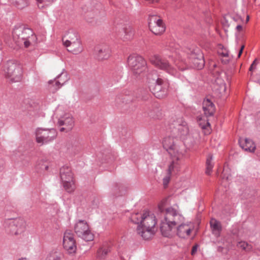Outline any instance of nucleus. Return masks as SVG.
Listing matches in <instances>:
<instances>
[{
  "instance_id": "1",
  "label": "nucleus",
  "mask_w": 260,
  "mask_h": 260,
  "mask_svg": "<svg viewBox=\"0 0 260 260\" xmlns=\"http://www.w3.org/2000/svg\"><path fill=\"white\" fill-rule=\"evenodd\" d=\"M161 212L160 230L161 234L166 237H172L175 234L181 238H188L193 230L189 224L183 223L185 218L178 211L173 207H169Z\"/></svg>"
},
{
  "instance_id": "2",
  "label": "nucleus",
  "mask_w": 260,
  "mask_h": 260,
  "mask_svg": "<svg viewBox=\"0 0 260 260\" xmlns=\"http://www.w3.org/2000/svg\"><path fill=\"white\" fill-rule=\"evenodd\" d=\"M131 220L138 224L137 232L144 239L148 240L153 235V229L156 224L154 214L149 211H145L143 213H133Z\"/></svg>"
},
{
  "instance_id": "3",
  "label": "nucleus",
  "mask_w": 260,
  "mask_h": 260,
  "mask_svg": "<svg viewBox=\"0 0 260 260\" xmlns=\"http://www.w3.org/2000/svg\"><path fill=\"white\" fill-rule=\"evenodd\" d=\"M163 147L169 153L172 159L168 173V176L163 179V184L165 186L168 185L170 181V176L171 173L177 172L180 169L181 160L184 155V151L180 146L175 143L171 138H166L163 143Z\"/></svg>"
},
{
  "instance_id": "4",
  "label": "nucleus",
  "mask_w": 260,
  "mask_h": 260,
  "mask_svg": "<svg viewBox=\"0 0 260 260\" xmlns=\"http://www.w3.org/2000/svg\"><path fill=\"white\" fill-rule=\"evenodd\" d=\"M179 45H175V48L171 46L172 55H169V58L173 60L176 58V60H182L181 56L186 53L189 60L190 66L198 70L202 69L205 65L204 55L200 49L195 45H190L182 52L179 48Z\"/></svg>"
},
{
  "instance_id": "5",
  "label": "nucleus",
  "mask_w": 260,
  "mask_h": 260,
  "mask_svg": "<svg viewBox=\"0 0 260 260\" xmlns=\"http://www.w3.org/2000/svg\"><path fill=\"white\" fill-rule=\"evenodd\" d=\"M13 39L18 46L27 48L37 43V38L32 30L23 25H16L13 29Z\"/></svg>"
},
{
  "instance_id": "6",
  "label": "nucleus",
  "mask_w": 260,
  "mask_h": 260,
  "mask_svg": "<svg viewBox=\"0 0 260 260\" xmlns=\"http://www.w3.org/2000/svg\"><path fill=\"white\" fill-rule=\"evenodd\" d=\"M176 131L177 132V137L181 139L182 142H179L176 138H174L172 137H168V138H172L175 144L180 146L181 148L183 149L185 153L184 146L188 147L192 146L195 143V139L194 137L189 134L188 127L185 122H183L181 124L177 125V127H175L173 130L174 133H175ZM166 138H167V137L165 138L163 141H164ZM163 143L164 142H162V143Z\"/></svg>"
},
{
  "instance_id": "7",
  "label": "nucleus",
  "mask_w": 260,
  "mask_h": 260,
  "mask_svg": "<svg viewBox=\"0 0 260 260\" xmlns=\"http://www.w3.org/2000/svg\"><path fill=\"white\" fill-rule=\"evenodd\" d=\"M6 77L11 82L20 81L22 76V69L19 63L15 60H10L7 62L4 69Z\"/></svg>"
},
{
  "instance_id": "8",
  "label": "nucleus",
  "mask_w": 260,
  "mask_h": 260,
  "mask_svg": "<svg viewBox=\"0 0 260 260\" xmlns=\"http://www.w3.org/2000/svg\"><path fill=\"white\" fill-rule=\"evenodd\" d=\"M127 65L135 78H138L146 69V62L144 58L138 55L132 54L127 58Z\"/></svg>"
},
{
  "instance_id": "9",
  "label": "nucleus",
  "mask_w": 260,
  "mask_h": 260,
  "mask_svg": "<svg viewBox=\"0 0 260 260\" xmlns=\"http://www.w3.org/2000/svg\"><path fill=\"white\" fill-rule=\"evenodd\" d=\"M74 231L77 235L85 241H91L94 235L89 229L87 221L85 220H77L74 225Z\"/></svg>"
},
{
  "instance_id": "10",
  "label": "nucleus",
  "mask_w": 260,
  "mask_h": 260,
  "mask_svg": "<svg viewBox=\"0 0 260 260\" xmlns=\"http://www.w3.org/2000/svg\"><path fill=\"white\" fill-rule=\"evenodd\" d=\"M57 132L54 128H38L36 131V142L42 145L53 141L57 136Z\"/></svg>"
},
{
  "instance_id": "11",
  "label": "nucleus",
  "mask_w": 260,
  "mask_h": 260,
  "mask_svg": "<svg viewBox=\"0 0 260 260\" xmlns=\"http://www.w3.org/2000/svg\"><path fill=\"white\" fill-rule=\"evenodd\" d=\"M59 174L64 189L69 193L73 192L75 186L71 169L68 166H63L60 169Z\"/></svg>"
},
{
  "instance_id": "12",
  "label": "nucleus",
  "mask_w": 260,
  "mask_h": 260,
  "mask_svg": "<svg viewBox=\"0 0 260 260\" xmlns=\"http://www.w3.org/2000/svg\"><path fill=\"white\" fill-rule=\"evenodd\" d=\"M6 231L12 235H18L25 229V222L21 218L8 219L4 224Z\"/></svg>"
},
{
  "instance_id": "13",
  "label": "nucleus",
  "mask_w": 260,
  "mask_h": 260,
  "mask_svg": "<svg viewBox=\"0 0 260 260\" xmlns=\"http://www.w3.org/2000/svg\"><path fill=\"white\" fill-rule=\"evenodd\" d=\"M151 63L156 67L166 71L173 76H177V71L168 60L161 58L158 55H154L151 58Z\"/></svg>"
},
{
  "instance_id": "14",
  "label": "nucleus",
  "mask_w": 260,
  "mask_h": 260,
  "mask_svg": "<svg viewBox=\"0 0 260 260\" xmlns=\"http://www.w3.org/2000/svg\"><path fill=\"white\" fill-rule=\"evenodd\" d=\"M60 112V111L57 110L55 113L57 119V125L59 126H63L60 128V131L67 132L71 131L74 125L73 117L69 113H64L63 115H61Z\"/></svg>"
},
{
  "instance_id": "15",
  "label": "nucleus",
  "mask_w": 260,
  "mask_h": 260,
  "mask_svg": "<svg viewBox=\"0 0 260 260\" xmlns=\"http://www.w3.org/2000/svg\"><path fill=\"white\" fill-rule=\"evenodd\" d=\"M116 28L118 29V35L124 41L132 39L134 35V30L132 26L129 25L127 21L120 20L118 23Z\"/></svg>"
},
{
  "instance_id": "16",
  "label": "nucleus",
  "mask_w": 260,
  "mask_h": 260,
  "mask_svg": "<svg viewBox=\"0 0 260 260\" xmlns=\"http://www.w3.org/2000/svg\"><path fill=\"white\" fill-rule=\"evenodd\" d=\"M153 81L155 84L153 89V93L154 96L158 99L165 97L167 94V82L159 77L154 78Z\"/></svg>"
},
{
  "instance_id": "17",
  "label": "nucleus",
  "mask_w": 260,
  "mask_h": 260,
  "mask_svg": "<svg viewBox=\"0 0 260 260\" xmlns=\"http://www.w3.org/2000/svg\"><path fill=\"white\" fill-rule=\"evenodd\" d=\"M100 8H101V4H96V8H91V4L83 7V12L86 20L90 22V18H93L98 15L100 13L99 9Z\"/></svg>"
},
{
  "instance_id": "18",
  "label": "nucleus",
  "mask_w": 260,
  "mask_h": 260,
  "mask_svg": "<svg viewBox=\"0 0 260 260\" xmlns=\"http://www.w3.org/2000/svg\"><path fill=\"white\" fill-rule=\"evenodd\" d=\"M111 54V51L107 46L98 47L95 50V55L99 60L108 59Z\"/></svg>"
},
{
  "instance_id": "19",
  "label": "nucleus",
  "mask_w": 260,
  "mask_h": 260,
  "mask_svg": "<svg viewBox=\"0 0 260 260\" xmlns=\"http://www.w3.org/2000/svg\"><path fill=\"white\" fill-rule=\"evenodd\" d=\"M239 143L240 147L246 151L254 152L255 149V145L254 142L248 138H240Z\"/></svg>"
},
{
  "instance_id": "20",
  "label": "nucleus",
  "mask_w": 260,
  "mask_h": 260,
  "mask_svg": "<svg viewBox=\"0 0 260 260\" xmlns=\"http://www.w3.org/2000/svg\"><path fill=\"white\" fill-rule=\"evenodd\" d=\"M79 37L78 34L75 30L70 29L62 38V42L64 45L72 42L79 41Z\"/></svg>"
},
{
  "instance_id": "21",
  "label": "nucleus",
  "mask_w": 260,
  "mask_h": 260,
  "mask_svg": "<svg viewBox=\"0 0 260 260\" xmlns=\"http://www.w3.org/2000/svg\"><path fill=\"white\" fill-rule=\"evenodd\" d=\"M68 48V51L72 52L74 54H78L83 51V47L80 40L68 44L64 45Z\"/></svg>"
},
{
  "instance_id": "22",
  "label": "nucleus",
  "mask_w": 260,
  "mask_h": 260,
  "mask_svg": "<svg viewBox=\"0 0 260 260\" xmlns=\"http://www.w3.org/2000/svg\"><path fill=\"white\" fill-rule=\"evenodd\" d=\"M149 28L154 35H160L165 31L166 25L161 20L160 23H155L154 25L149 26Z\"/></svg>"
},
{
  "instance_id": "23",
  "label": "nucleus",
  "mask_w": 260,
  "mask_h": 260,
  "mask_svg": "<svg viewBox=\"0 0 260 260\" xmlns=\"http://www.w3.org/2000/svg\"><path fill=\"white\" fill-rule=\"evenodd\" d=\"M216 82L217 83L214 86L215 92L218 96L221 97L225 94L226 85L222 80L219 79H218Z\"/></svg>"
},
{
  "instance_id": "24",
  "label": "nucleus",
  "mask_w": 260,
  "mask_h": 260,
  "mask_svg": "<svg viewBox=\"0 0 260 260\" xmlns=\"http://www.w3.org/2000/svg\"><path fill=\"white\" fill-rule=\"evenodd\" d=\"M210 223L212 234L217 237H219L221 231L220 223L216 219H212Z\"/></svg>"
},
{
  "instance_id": "25",
  "label": "nucleus",
  "mask_w": 260,
  "mask_h": 260,
  "mask_svg": "<svg viewBox=\"0 0 260 260\" xmlns=\"http://www.w3.org/2000/svg\"><path fill=\"white\" fill-rule=\"evenodd\" d=\"M61 86L60 82L55 78L48 81V89L53 93L56 92Z\"/></svg>"
},
{
  "instance_id": "26",
  "label": "nucleus",
  "mask_w": 260,
  "mask_h": 260,
  "mask_svg": "<svg viewBox=\"0 0 260 260\" xmlns=\"http://www.w3.org/2000/svg\"><path fill=\"white\" fill-rule=\"evenodd\" d=\"M213 159V155L209 154L206 159V174L210 175L212 171V169L214 167V163L212 162Z\"/></svg>"
},
{
  "instance_id": "27",
  "label": "nucleus",
  "mask_w": 260,
  "mask_h": 260,
  "mask_svg": "<svg viewBox=\"0 0 260 260\" xmlns=\"http://www.w3.org/2000/svg\"><path fill=\"white\" fill-rule=\"evenodd\" d=\"M15 7L19 9H22L28 5V0H8Z\"/></svg>"
},
{
  "instance_id": "28",
  "label": "nucleus",
  "mask_w": 260,
  "mask_h": 260,
  "mask_svg": "<svg viewBox=\"0 0 260 260\" xmlns=\"http://www.w3.org/2000/svg\"><path fill=\"white\" fill-rule=\"evenodd\" d=\"M64 248L69 253H73L76 251V245L75 241L63 242Z\"/></svg>"
},
{
  "instance_id": "29",
  "label": "nucleus",
  "mask_w": 260,
  "mask_h": 260,
  "mask_svg": "<svg viewBox=\"0 0 260 260\" xmlns=\"http://www.w3.org/2000/svg\"><path fill=\"white\" fill-rule=\"evenodd\" d=\"M56 80L60 82V84L63 86L69 80L67 72L64 69H63L61 73H60L56 78Z\"/></svg>"
},
{
  "instance_id": "30",
  "label": "nucleus",
  "mask_w": 260,
  "mask_h": 260,
  "mask_svg": "<svg viewBox=\"0 0 260 260\" xmlns=\"http://www.w3.org/2000/svg\"><path fill=\"white\" fill-rule=\"evenodd\" d=\"M48 168L49 166L47 162L42 160L38 161L36 165V171L40 173L48 170Z\"/></svg>"
},
{
  "instance_id": "31",
  "label": "nucleus",
  "mask_w": 260,
  "mask_h": 260,
  "mask_svg": "<svg viewBox=\"0 0 260 260\" xmlns=\"http://www.w3.org/2000/svg\"><path fill=\"white\" fill-rule=\"evenodd\" d=\"M237 247L245 250L246 252L254 251L251 245H249L245 241H240L237 243Z\"/></svg>"
},
{
  "instance_id": "32",
  "label": "nucleus",
  "mask_w": 260,
  "mask_h": 260,
  "mask_svg": "<svg viewBox=\"0 0 260 260\" xmlns=\"http://www.w3.org/2000/svg\"><path fill=\"white\" fill-rule=\"evenodd\" d=\"M161 20L159 16L156 15H150L148 19V25L150 26L152 25H154L155 23H160Z\"/></svg>"
},
{
  "instance_id": "33",
  "label": "nucleus",
  "mask_w": 260,
  "mask_h": 260,
  "mask_svg": "<svg viewBox=\"0 0 260 260\" xmlns=\"http://www.w3.org/2000/svg\"><path fill=\"white\" fill-rule=\"evenodd\" d=\"M75 241L74 234L70 231H66L64 234L63 242Z\"/></svg>"
},
{
  "instance_id": "34",
  "label": "nucleus",
  "mask_w": 260,
  "mask_h": 260,
  "mask_svg": "<svg viewBox=\"0 0 260 260\" xmlns=\"http://www.w3.org/2000/svg\"><path fill=\"white\" fill-rule=\"evenodd\" d=\"M62 254L57 252H54L50 253L45 260H62Z\"/></svg>"
},
{
  "instance_id": "35",
  "label": "nucleus",
  "mask_w": 260,
  "mask_h": 260,
  "mask_svg": "<svg viewBox=\"0 0 260 260\" xmlns=\"http://www.w3.org/2000/svg\"><path fill=\"white\" fill-rule=\"evenodd\" d=\"M203 109L204 110L205 114L207 116H210L213 115L215 111V107L214 106H210L208 108L203 107Z\"/></svg>"
},
{
  "instance_id": "36",
  "label": "nucleus",
  "mask_w": 260,
  "mask_h": 260,
  "mask_svg": "<svg viewBox=\"0 0 260 260\" xmlns=\"http://www.w3.org/2000/svg\"><path fill=\"white\" fill-rule=\"evenodd\" d=\"M160 113L159 109H156L155 110H153L150 111L148 113V116L152 118H159V114Z\"/></svg>"
},
{
  "instance_id": "37",
  "label": "nucleus",
  "mask_w": 260,
  "mask_h": 260,
  "mask_svg": "<svg viewBox=\"0 0 260 260\" xmlns=\"http://www.w3.org/2000/svg\"><path fill=\"white\" fill-rule=\"evenodd\" d=\"M109 250L108 248H101L98 251V256L101 258H104L109 252Z\"/></svg>"
},
{
  "instance_id": "38",
  "label": "nucleus",
  "mask_w": 260,
  "mask_h": 260,
  "mask_svg": "<svg viewBox=\"0 0 260 260\" xmlns=\"http://www.w3.org/2000/svg\"><path fill=\"white\" fill-rule=\"evenodd\" d=\"M218 54L222 57H228L229 56V50L224 47H222L218 51Z\"/></svg>"
},
{
  "instance_id": "39",
  "label": "nucleus",
  "mask_w": 260,
  "mask_h": 260,
  "mask_svg": "<svg viewBox=\"0 0 260 260\" xmlns=\"http://www.w3.org/2000/svg\"><path fill=\"white\" fill-rule=\"evenodd\" d=\"M210 106H214L213 103L209 99L205 100L203 103V107H209Z\"/></svg>"
},
{
  "instance_id": "40",
  "label": "nucleus",
  "mask_w": 260,
  "mask_h": 260,
  "mask_svg": "<svg viewBox=\"0 0 260 260\" xmlns=\"http://www.w3.org/2000/svg\"><path fill=\"white\" fill-rule=\"evenodd\" d=\"M227 171H228V169H226L224 167V169H223V170L222 174V179L223 180H229L231 179V176L230 175H226V172Z\"/></svg>"
},
{
  "instance_id": "41",
  "label": "nucleus",
  "mask_w": 260,
  "mask_h": 260,
  "mask_svg": "<svg viewBox=\"0 0 260 260\" xmlns=\"http://www.w3.org/2000/svg\"><path fill=\"white\" fill-rule=\"evenodd\" d=\"M257 64V60L256 59H255L252 63L251 64L250 68H249V71H252L256 67V66Z\"/></svg>"
},
{
  "instance_id": "42",
  "label": "nucleus",
  "mask_w": 260,
  "mask_h": 260,
  "mask_svg": "<svg viewBox=\"0 0 260 260\" xmlns=\"http://www.w3.org/2000/svg\"><path fill=\"white\" fill-rule=\"evenodd\" d=\"M198 247V245H195L192 247L191 251V254L192 255H193L197 252Z\"/></svg>"
},
{
  "instance_id": "43",
  "label": "nucleus",
  "mask_w": 260,
  "mask_h": 260,
  "mask_svg": "<svg viewBox=\"0 0 260 260\" xmlns=\"http://www.w3.org/2000/svg\"><path fill=\"white\" fill-rule=\"evenodd\" d=\"M244 48V45H242L241 47H240V50L239 51V53H238V57L239 58L240 57V56L241 55V54L243 52V50Z\"/></svg>"
},
{
  "instance_id": "44",
  "label": "nucleus",
  "mask_w": 260,
  "mask_h": 260,
  "mask_svg": "<svg viewBox=\"0 0 260 260\" xmlns=\"http://www.w3.org/2000/svg\"><path fill=\"white\" fill-rule=\"evenodd\" d=\"M242 26L240 24H238L237 25L236 29L238 31H241L242 30Z\"/></svg>"
},
{
  "instance_id": "45",
  "label": "nucleus",
  "mask_w": 260,
  "mask_h": 260,
  "mask_svg": "<svg viewBox=\"0 0 260 260\" xmlns=\"http://www.w3.org/2000/svg\"><path fill=\"white\" fill-rule=\"evenodd\" d=\"M146 1H148L149 3H154L158 2L159 0H145Z\"/></svg>"
},
{
  "instance_id": "46",
  "label": "nucleus",
  "mask_w": 260,
  "mask_h": 260,
  "mask_svg": "<svg viewBox=\"0 0 260 260\" xmlns=\"http://www.w3.org/2000/svg\"><path fill=\"white\" fill-rule=\"evenodd\" d=\"M222 62H223L225 64L229 62V59H225L224 60L223 59V60H222Z\"/></svg>"
},
{
  "instance_id": "47",
  "label": "nucleus",
  "mask_w": 260,
  "mask_h": 260,
  "mask_svg": "<svg viewBox=\"0 0 260 260\" xmlns=\"http://www.w3.org/2000/svg\"><path fill=\"white\" fill-rule=\"evenodd\" d=\"M3 169V165L1 162H0V171H1Z\"/></svg>"
},
{
  "instance_id": "48",
  "label": "nucleus",
  "mask_w": 260,
  "mask_h": 260,
  "mask_svg": "<svg viewBox=\"0 0 260 260\" xmlns=\"http://www.w3.org/2000/svg\"><path fill=\"white\" fill-rule=\"evenodd\" d=\"M249 16H247V18H246V22H248L249 21Z\"/></svg>"
},
{
  "instance_id": "49",
  "label": "nucleus",
  "mask_w": 260,
  "mask_h": 260,
  "mask_svg": "<svg viewBox=\"0 0 260 260\" xmlns=\"http://www.w3.org/2000/svg\"><path fill=\"white\" fill-rule=\"evenodd\" d=\"M41 205L44 207V205H47V204L45 203H42Z\"/></svg>"
},
{
  "instance_id": "50",
  "label": "nucleus",
  "mask_w": 260,
  "mask_h": 260,
  "mask_svg": "<svg viewBox=\"0 0 260 260\" xmlns=\"http://www.w3.org/2000/svg\"><path fill=\"white\" fill-rule=\"evenodd\" d=\"M19 260H27L26 258H22L21 259H19Z\"/></svg>"
},
{
  "instance_id": "51",
  "label": "nucleus",
  "mask_w": 260,
  "mask_h": 260,
  "mask_svg": "<svg viewBox=\"0 0 260 260\" xmlns=\"http://www.w3.org/2000/svg\"><path fill=\"white\" fill-rule=\"evenodd\" d=\"M174 63H175L176 64H177V63L176 62V60H175V61H174Z\"/></svg>"
},
{
  "instance_id": "52",
  "label": "nucleus",
  "mask_w": 260,
  "mask_h": 260,
  "mask_svg": "<svg viewBox=\"0 0 260 260\" xmlns=\"http://www.w3.org/2000/svg\"><path fill=\"white\" fill-rule=\"evenodd\" d=\"M202 128H205V126H202Z\"/></svg>"
},
{
  "instance_id": "53",
  "label": "nucleus",
  "mask_w": 260,
  "mask_h": 260,
  "mask_svg": "<svg viewBox=\"0 0 260 260\" xmlns=\"http://www.w3.org/2000/svg\"><path fill=\"white\" fill-rule=\"evenodd\" d=\"M237 18H240L239 16H237Z\"/></svg>"
}]
</instances>
